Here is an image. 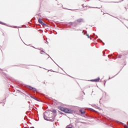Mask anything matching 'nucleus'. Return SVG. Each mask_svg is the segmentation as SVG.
Segmentation results:
<instances>
[{
  "label": "nucleus",
  "instance_id": "6",
  "mask_svg": "<svg viewBox=\"0 0 128 128\" xmlns=\"http://www.w3.org/2000/svg\"><path fill=\"white\" fill-rule=\"evenodd\" d=\"M69 24H71V26H76V24H76V22H70Z\"/></svg>",
  "mask_w": 128,
  "mask_h": 128
},
{
  "label": "nucleus",
  "instance_id": "3",
  "mask_svg": "<svg viewBox=\"0 0 128 128\" xmlns=\"http://www.w3.org/2000/svg\"><path fill=\"white\" fill-rule=\"evenodd\" d=\"M38 22H40V24H42V26H46V24L44 23V22H42V20L40 18H39L38 20Z\"/></svg>",
  "mask_w": 128,
  "mask_h": 128
},
{
  "label": "nucleus",
  "instance_id": "5",
  "mask_svg": "<svg viewBox=\"0 0 128 128\" xmlns=\"http://www.w3.org/2000/svg\"><path fill=\"white\" fill-rule=\"evenodd\" d=\"M90 81L91 82H100V78H98L92 80Z\"/></svg>",
  "mask_w": 128,
  "mask_h": 128
},
{
  "label": "nucleus",
  "instance_id": "2",
  "mask_svg": "<svg viewBox=\"0 0 128 128\" xmlns=\"http://www.w3.org/2000/svg\"><path fill=\"white\" fill-rule=\"evenodd\" d=\"M60 110H62V112H66V114H73L74 112V110L72 109L61 108Z\"/></svg>",
  "mask_w": 128,
  "mask_h": 128
},
{
  "label": "nucleus",
  "instance_id": "21",
  "mask_svg": "<svg viewBox=\"0 0 128 128\" xmlns=\"http://www.w3.org/2000/svg\"><path fill=\"white\" fill-rule=\"evenodd\" d=\"M127 124H128V122H127Z\"/></svg>",
  "mask_w": 128,
  "mask_h": 128
},
{
  "label": "nucleus",
  "instance_id": "22",
  "mask_svg": "<svg viewBox=\"0 0 128 128\" xmlns=\"http://www.w3.org/2000/svg\"><path fill=\"white\" fill-rule=\"evenodd\" d=\"M82 32L84 33V31H83Z\"/></svg>",
  "mask_w": 128,
  "mask_h": 128
},
{
  "label": "nucleus",
  "instance_id": "7",
  "mask_svg": "<svg viewBox=\"0 0 128 128\" xmlns=\"http://www.w3.org/2000/svg\"><path fill=\"white\" fill-rule=\"evenodd\" d=\"M77 22H84V19L82 18H80L77 20Z\"/></svg>",
  "mask_w": 128,
  "mask_h": 128
},
{
  "label": "nucleus",
  "instance_id": "9",
  "mask_svg": "<svg viewBox=\"0 0 128 128\" xmlns=\"http://www.w3.org/2000/svg\"><path fill=\"white\" fill-rule=\"evenodd\" d=\"M0 24H3L4 26H6V23H4L2 22H0Z\"/></svg>",
  "mask_w": 128,
  "mask_h": 128
},
{
  "label": "nucleus",
  "instance_id": "20",
  "mask_svg": "<svg viewBox=\"0 0 128 128\" xmlns=\"http://www.w3.org/2000/svg\"><path fill=\"white\" fill-rule=\"evenodd\" d=\"M103 54H104V52H103Z\"/></svg>",
  "mask_w": 128,
  "mask_h": 128
},
{
  "label": "nucleus",
  "instance_id": "8",
  "mask_svg": "<svg viewBox=\"0 0 128 128\" xmlns=\"http://www.w3.org/2000/svg\"><path fill=\"white\" fill-rule=\"evenodd\" d=\"M79 112L81 114H86V112L85 111L82 112V110L81 109L79 110Z\"/></svg>",
  "mask_w": 128,
  "mask_h": 128
},
{
  "label": "nucleus",
  "instance_id": "18",
  "mask_svg": "<svg viewBox=\"0 0 128 128\" xmlns=\"http://www.w3.org/2000/svg\"><path fill=\"white\" fill-rule=\"evenodd\" d=\"M37 50H40V49H38V48H36Z\"/></svg>",
  "mask_w": 128,
  "mask_h": 128
},
{
  "label": "nucleus",
  "instance_id": "10",
  "mask_svg": "<svg viewBox=\"0 0 128 128\" xmlns=\"http://www.w3.org/2000/svg\"><path fill=\"white\" fill-rule=\"evenodd\" d=\"M42 52H44V50H42L40 52L41 54H42Z\"/></svg>",
  "mask_w": 128,
  "mask_h": 128
},
{
  "label": "nucleus",
  "instance_id": "23",
  "mask_svg": "<svg viewBox=\"0 0 128 128\" xmlns=\"http://www.w3.org/2000/svg\"><path fill=\"white\" fill-rule=\"evenodd\" d=\"M127 128H128V126Z\"/></svg>",
  "mask_w": 128,
  "mask_h": 128
},
{
  "label": "nucleus",
  "instance_id": "19",
  "mask_svg": "<svg viewBox=\"0 0 128 128\" xmlns=\"http://www.w3.org/2000/svg\"><path fill=\"white\" fill-rule=\"evenodd\" d=\"M82 6H84V4H82Z\"/></svg>",
  "mask_w": 128,
  "mask_h": 128
},
{
  "label": "nucleus",
  "instance_id": "12",
  "mask_svg": "<svg viewBox=\"0 0 128 128\" xmlns=\"http://www.w3.org/2000/svg\"><path fill=\"white\" fill-rule=\"evenodd\" d=\"M86 35L87 36H88V38H90V36H88V34H86Z\"/></svg>",
  "mask_w": 128,
  "mask_h": 128
},
{
  "label": "nucleus",
  "instance_id": "1",
  "mask_svg": "<svg viewBox=\"0 0 128 128\" xmlns=\"http://www.w3.org/2000/svg\"><path fill=\"white\" fill-rule=\"evenodd\" d=\"M44 116V119L46 120H49V122H54V120L56 114V110H54L52 112L46 111Z\"/></svg>",
  "mask_w": 128,
  "mask_h": 128
},
{
  "label": "nucleus",
  "instance_id": "16",
  "mask_svg": "<svg viewBox=\"0 0 128 128\" xmlns=\"http://www.w3.org/2000/svg\"><path fill=\"white\" fill-rule=\"evenodd\" d=\"M32 48H35L34 46H32Z\"/></svg>",
  "mask_w": 128,
  "mask_h": 128
},
{
  "label": "nucleus",
  "instance_id": "13",
  "mask_svg": "<svg viewBox=\"0 0 128 128\" xmlns=\"http://www.w3.org/2000/svg\"><path fill=\"white\" fill-rule=\"evenodd\" d=\"M30 98H34L32 96H30Z\"/></svg>",
  "mask_w": 128,
  "mask_h": 128
},
{
  "label": "nucleus",
  "instance_id": "15",
  "mask_svg": "<svg viewBox=\"0 0 128 128\" xmlns=\"http://www.w3.org/2000/svg\"><path fill=\"white\" fill-rule=\"evenodd\" d=\"M104 86H106V82H105L104 84Z\"/></svg>",
  "mask_w": 128,
  "mask_h": 128
},
{
  "label": "nucleus",
  "instance_id": "14",
  "mask_svg": "<svg viewBox=\"0 0 128 128\" xmlns=\"http://www.w3.org/2000/svg\"><path fill=\"white\" fill-rule=\"evenodd\" d=\"M87 34V32H86H86L84 33V34Z\"/></svg>",
  "mask_w": 128,
  "mask_h": 128
},
{
  "label": "nucleus",
  "instance_id": "17",
  "mask_svg": "<svg viewBox=\"0 0 128 128\" xmlns=\"http://www.w3.org/2000/svg\"><path fill=\"white\" fill-rule=\"evenodd\" d=\"M103 44H104V42H103Z\"/></svg>",
  "mask_w": 128,
  "mask_h": 128
},
{
  "label": "nucleus",
  "instance_id": "11",
  "mask_svg": "<svg viewBox=\"0 0 128 128\" xmlns=\"http://www.w3.org/2000/svg\"><path fill=\"white\" fill-rule=\"evenodd\" d=\"M10 28H16V26H10Z\"/></svg>",
  "mask_w": 128,
  "mask_h": 128
},
{
  "label": "nucleus",
  "instance_id": "4",
  "mask_svg": "<svg viewBox=\"0 0 128 128\" xmlns=\"http://www.w3.org/2000/svg\"><path fill=\"white\" fill-rule=\"evenodd\" d=\"M28 88L30 90H33V92H36V88H34L33 87H32L30 86H28Z\"/></svg>",
  "mask_w": 128,
  "mask_h": 128
}]
</instances>
